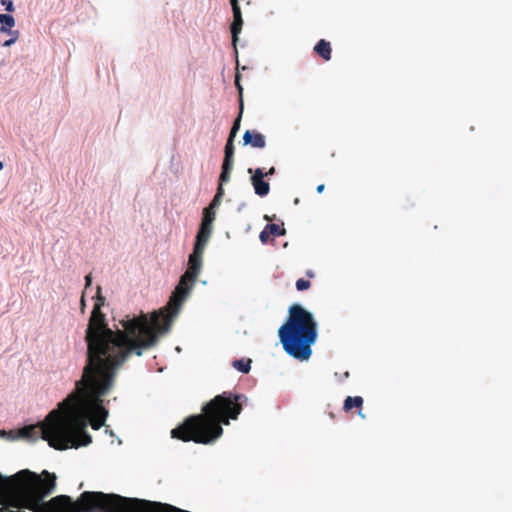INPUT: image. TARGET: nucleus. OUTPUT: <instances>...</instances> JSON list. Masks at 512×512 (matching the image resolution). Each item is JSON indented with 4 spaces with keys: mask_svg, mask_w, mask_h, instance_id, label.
<instances>
[{
    "mask_svg": "<svg viewBox=\"0 0 512 512\" xmlns=\"http://www.w3.org/2000/svg\"><path fill=\"white\" fill-rule=\"evenodd\" d=\"M224 183L225 182H221V180L219 179V185H218V188H217V192H216L213 200L209 204V206L206 207L205 209H210L211 211H215V209L220 205L221 199H222V197L224 195V188H223V184Z\"/></svg>",
    "mask_w": 512,
    "mask_h": 512,
    "instance_id": "a211bd4d",
    "label": "nucleus"
},
{
    "mask_svg": "<svg viewBox=\"0 0 512 512\" xmlns=\"http://www.w3.org/2000/svg\"><path fill=\"white\" fill-rule=\"evenodd\" d=\"M92 283V278H91V274H88L85 276V288H87L88 286H90Z\"/></svg>",
    "mask_w": 512,
    "mask_h": 512,
    "instance_id": "5701e85b",
    "label": "nucleus"
},
{
    "mask_svg": "<svg viewBox=\"0 0 512 512\" xmlns=\"http://www.w3.org/2000/svg\"><path fill=\"white\" fill-rule=\"evenodd\" d=\"M307 276L312 278V277H314V273L309 270V271H307Z\"/></svg>",
    "mask_w": 512,
    "mask_h": 512,
    "instance_id": "a878e982",
    "label": "nucleus"
},
{
    "mask_svg": "<svg viewBox=\"0 0 512 512\" xmlns=\"http://www.w3.org/2000/svg\"><path fill=\"white\" fill-rule=\"evenodd\" d=\"M63 422V412L61 407L52 410L46 418L36 425H29L19 430V436L30 440L36 441L39 438L47 441L49 446L56 449V439L65 437V432L62 431L60 423Z\"/></svg>",
    "mask_w": 512,
    "mask_h": 512,
    "instance_id": "0eeeda50",
    "label": "nucleus"
},
{
    "mask_svg": "<svg viewBox=\"0 0 512 512\" xmlns=\"http://www.w3.org/2000/svg\"><path fill=\"white\" fill-rule=\"evenodd\" d=\"M285 324L278 330L283 349L297 360H308L312 354L311 346L316 342L317 322L313 315L299 304L289 308Z\"/></svg>",
    "mask_w": 512,
    "mask_h": 512,
    "instance_id": "39448f33",
    "label": "nucleus"
},
{
    "mask_svg": "<svg viewBox=\"0 0 512 512\" xmlns=\"http://www.w3.org/2000/svg\"><path fill=\"white\" fill-rule=\"evenodd\" d=\"M81 306H82V309H83V308H84V306H85L84 297H82V299H81Z\"/></svg>",
    "mask_w": 512,
    "mask_h": 512,
    "instance_id": "bb28decb",
    "label": "nucleus"
},
{
    "mask_svg": "<svg viewBox=\"0 0 512 512\" xmlns=\"http://www.w3.org/2000/svg\"><path fill=\"white\" fill-rule=\"evenodd\" d=\"M239 74L236 75L235 77V85L238 89V92H239V97H240V112H239V115L238 117L235 119L234 123H233V126L231 128V131H230V134H229V137L228 138H231V139H234L235 136H236V133L238 132L239 130V127H240V121H241V116H242V112H243V99H242V95H243V88L239 82Z\"/></svg>",
    "mask_w": 512,
    "mask_h": 512,
    "instance_id": "4468645a",
    "label": "nucleus"
},
{
    "mask_svg": "<svg viewBox=\"0 0 512 512\" xmlns=\"http://www.w3.org/2000/svg\"><path fill=\"white\" fill-rule=\"evenodd\" d=\"M97 287L98 299L94 304L85 333L87 359L83 372H117L132 354L141 356L143 350L155 345L158 334L167 332L171 326V317L163 315V310L155 311L149 319L146 314L120 320L123 329H110L105 315L101 311L104 297Z\"/></svg>",
    "mask_w": 512,
    "mask_h": 512,
    "instance_id": "f257e3e1",
    "label": "nucleus"
},
{
    "mask_svg": "<svg viewBox=\"0 0 512 512\" xmlns=\"http://www.w3.org/2000/svg\"><path fill=\"white\" fill-rule=\"evenodd\" d=\"M314 51L317 53L324 61H329L332 56V49L330 42L325 39H321L314 46Z\"/></svg>",
    "mask_w": 512,
    "mask_h": 512,
    "instance_id": "dca6fc26",
    "label": "nucleus"
},
{
    "mask_svg": "<svg viewBox=\"0 0 512 512\" xmlns=\"http://www.w3.org/2000/svg\"><path fill=\"white\" fill-rule=\"evenodd\" d=\"M232 11H233V22L231 24V33L233 38V43L235 44L238 39V34L241 32L242 25H243V19H242V13L239 6V3L233 4Z\"/></svg>",
    "mask_w": 512,
    "mask_h": 512,
    "instance_id": "9b49d317",
    "label": "nucleus"
},
{
    "mask_svg": "<svg viewBox=\"0 0 512 512\" xmlns=\"http://www.w3.org/2000/svg\"><path fill=\"white\" fill-rule=\"evenodd\" d=\"M238 3V0H230V4L233 5V4H237Z\"/></svg>",
    "mask_w": 512,
    "mask_h": 512,
    "instance_id": "cd10ccee",
    "label": "nucleus"
},
{
    "mask_svg": "<svg viewBox=\"0 0 512 512\" xmlns=\"http://www.w3.org/2000/svg\"><path fill=\"white\" fill-rule=\"evenodd\" d=\"M215 217H216L215 211H211L210 209L204 208L200 225L213 229V222L215 220Z\"/></svg>",
    "mask_w": 512,
    "mask_h": 512,
    "instance_id": "6ab92c4d",
    "label": "nucleus"
},
{
    "mask_svg": "<svg viewBox=\"0 0 512 512\" xmlns=\"http://www.w3.org/2000/svg\"><path fill=\"white\" fill-rule=\"evenodd\" d=\"M3 168V163L0 161V170Z\"/></svg>",
    "mask_w": 512,
    "mask_h": 512,
    "instance_id": "c85d7f7f",
    "label": "nucleus"
},
{
    "mask_svg": "<svg viewBox=\"0 0 512 512\" xmlns=\"http://www.w3.org/2000/svg\"><path fill=\"white\" fill-rule=\"evenodd\" d=\"M0 2L7 12H13L15 10L14 4L11 0H0Z\"/></svg>",
    "mask_w": 512,
    "mask_h": 512,
    "instance_id": "4be33fe9",
    "label": "nucleus"
},
{
    "mask_svg": "<svg viewBox=\"0 0 512 512\" xmlns=\"http://www.w3.org/2000/svg\"><path fill=\"white\" fill-rule=\"evenodd\" d=\"M234 139L228 138L224 150V159L222 164V171L220 174L221 182H228L230 180L231 172L234 165Z\"/></svg>",
    "mask_w": 512,
    "mask_h": 512,
    "instance_id": "1a4fd4ad",
    "label": "nucleus"
},
{
    "mask_svg": "<svg viewBox=\"0 0 512 512\" xmlns=\"http://www.w3.org/2000/svg\"><path fill=\"white\" fill-rule=\"evenodd\" d=\"M275 172H276L275 167H271V168H270L266 173H264V174H265V177H266V176L274 175V174H275Z\"/></svg>",
    "mask_w": 512,
    "mask_h": 512,
    "instance_id": "b1692460",
    "label": "nucleus"
},
{
    "mask_svg": "<svg viewBox=\"0 0 512 512\" xmlns=\"http://www.w3.org/2000/svg\"><path fill=\"white\" fill-rule=\"evenodd\" d=\"M245 145H250L254 148H264L266 145L265 137L257 131L247 130L243 135Z\"/></svg>",
    "mask_w": 512,
    "mask_h": 512,
    "instance_id": "ddd939ff",
    "label": "nucleus"
},
{
    "mask_svg": "<svg viewBox=\"0 0 512 512\" xmlns=\"http://www.w3.org/2000/svg\"><path fill=\"white\" fill-rule=\"evenodd\" d=\"M203 254L204 250L201 248H193V252L189 255L187 270L181 276L178 285L169 299V302L161 309L163 310V315L171 317V323L173 322V318L178 314L183 302L193 288L200 274Z\"/></svg>",
    "mask_w": 512,
    "mask_h": 512,
    "instance_id": "423d86ee",
    "label": "nucleus"
},
{
    "mask_svg": "<svg viewBox=\"0 0 512 512\" xmlns=\"http://www.w3.org/2000/svg\"><path fill=\"white\" fill-rule=\"evenodd\" d=\"M247 398L243 394L224 391L202 407V413L187 417L172 429L171 437L183 442L211 444L223 434L222 424L236 420Z\"/></svg>",
    "mask_w": 512,
    "mask_h": 512,
    "instance_id": "20e7f679",
    "label": "nucleus"
},
{
    "mask_svg": "<svg viewBox=\"0 0 512 512\" xmlns=\"http://www.w3.org/2000/svg\"><path fill=\"white\" fill-rule=\"evenodd\" d=\"M212 230V228L200 225L198 233L196 235L194 247L205 250L207 242L209 241L210 236L212 234Z\"/></svg>",
    "mask_w": 512,
    "mask_h": 512,
    "instance_id": "2eb2a0df",
    "label": "nucleus"
},
{
    "mask_svg": "<svg viewBox=\"0 0 512 512\" xmlns=\"http://www.w3.org/2000/svg\"><path fill=\"white\" fill-rule=\"evenodd\" d=\"M311 287V282L309 280H305V279H298L296 281V288L298 291H304V290H307Z\"/></svg>",
    "mask_w": 512,
    "mask_h": 512,
    "instance_id": "412c9836",
    "label": "nucleus"
},
{
    "mask_svg": "<svg viewBox=\"0 0 512 512\" xmlns=\"http://www.w3.org/2000/svg\"><path fill=\"white\" fill-rule=\"evenodd\" d=\"M286 230L283 225L278 224H267L265 228L260 232L259 239L262 243H267L270 239V236H282L285 235Z\"/></svg>",
    "mask_w": 512,
    "mask_h": 512,
    "instance_id": "f8f14e48",
    "label": "nucleus"
},
{
    "mask_svg": "<svg viewBox=\"0 0 512 512\" xmlns=\"http://www.w3.org/2000/svg\"><path fill=\"white\" fill-rule=\"evenodd\" d=\"M324 188H325L324 184H320V185H318V186H317V192H318V193L323 192Z\"/></svg>",
    "mask_w": 512,
    "mask_h": 512,
    "instance_id": "393cba45",
    "label": "nucleus"
},
{
    "mask_svg": "<svg viewBox=\"0 0 512 512\" xmlns=\"http://www.w3.org/2000/svg\"><path fill=\"white\" fill-rule=\"evenodd\" d=\"M0 33H4L10 36V38L2 43V46L9 47L17 42L20 37L18 30H13L15 26V19L10 14H0Z\"/></svg>",
    "mask_w": 512,
    "mask_h": 512,
    "instance_id": "6e6552de",
    "label": "nucleus"
},
{
    "mask_svg": "<svg viewBox=\"0 0 512 512\" xmlns=\"http://www.w3.org/2000/svg\"><path fill=\"white\" fill-rule=\"evenodd\" d=\"M248 173L252 174L251 184L255 193L260 197L268 195L270 191V185L267 181L264 180L265 174L263 170L261 168H257L255 170L249 168Z\"/></svg>",
    "mask_w": 512,
    "mask_h": 512,
    "instance_id": "9d476101",
    "label": "nucleus"
},
{
    "mask_svg": "<svg viewBox=\"0 0 512 512\" xmlns=\"http://www.w3.org/2000/svg\"><path fill=\"white\" fill-rule=\"evenodd\" d=\"M251 359H238L232 362V366L242 373H248L251 368Z\"/></svg>",
    "mask_w": 512,
    "mask_h": 512,
    "instance_id": "aec40b11",
    "label": "nucleus"
},
{
    "mask_svg": "<svg viewBox=\"0 0 512 512\" xmlns=\"http://www.w3.org/2000/svg\"><path fill=\"white\" fill-rule=\"evenodd\" d=\"M55 488L56 476L46 470L0 474V512H105L103 492L85 491L76 501L67 495L46 500Z\"/></svg>",
    "mask_w": 512,
    "mask_h": 512,
    "instance_id": "f03ea898",
    "label": "nucleus"
},
{
    "mask_svg": "<svg viewBox=\"0 0 512 512\" xmlns=\"http://www.w3.org/2000/svg\"><path fill=\"white\" fill-rule=\"evenodd\" d=\"M117 372H91L85 376L83 372L76 382L75 391L70 394L60 407L63 412V422L60 423L65 437L56 439V450H67L87 446L92 437L86 431L88 422L94 430L100 429L108 417V411L103 406L102 397L113 387Z\"/></svg>",
    "mask_w": 512,
    "mask_h": 512,
    "instance_id": "7ed1b4c3",
    "label": "nucleus"
},
{
    "mask_svg": "<svg viewBox=\"0 0 512 512\" xmlns=\"http://www.w3.org/2000/svg\"><path fill=\"white\" fill-rule=\"evenodd\" d=\"M363 405V398L361 396H348L343 405V410L345 412L351 411L353 408L361 409Z\"/></svg>",
    "mask_w": 512,
    "mask_h": 512,
    "instance_id": "f3484780",
    "label": "nucleus"
}]
</instances>
